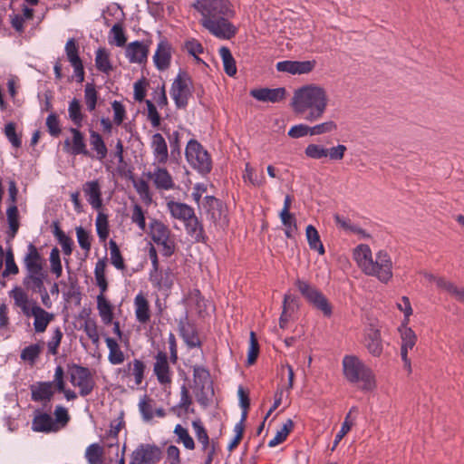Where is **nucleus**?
I'll list each match as a JSON object with an SVG mask.
<instances>
[{"instance_id":"1","label":"nucleus","mask_w":464,"mask_h":464,"mask_svg":"<svg viewBox=\"0 0 464 464\" xmlns=\"http://www.w3.org/2000/svg\"><path fill=\"white\" fill-rule=\"evenodd\" d=\"M192 7L201 14L200 24L217 38L230 40L237 34L229 21L236 12L228 0H197Z\"/></svg>"},{"instance_id":"2","label":"nucleus","mask_w":464,"mask_h":464,"mask_svg":"<svg viewBox=\"0 0 464 464\" xmlns=\"http://www.w3.org/2000/svg\"><path fill=\"white\" fill-rule=\"evenodd\" d=\"M295 112L304 113L310 110L305 119L314 121L320 119L327 107V94L323 87L315 84H307L297 89L292 100Z\"/></svg>"},{"instance_id":"3","label":"nucleus","mask_w":464,"mask_h":464,"mask_svg":"<svg viewBox=\"0 0 464 464\" xmlns=\"http://www.w3.org/2000/svg\"><path fill=\"white\" fill-rule=\"evenodd\" d=\"M345 379L351 383L362 382V392H372L376 387L374 374L362 361L354 355H345L343 359Z\"/></svg>"},{"instance_id":"4","label":"nucleus","mask_w":464,"mask_h":464,"mask_svg":"<svg viewBox=\"0 0 464 464\" xmlns=\"http://www.w3.org/2000/svg\"><path fill=\"white\" fill-rule=\"evenodd\" d=\"M188 164L200 175L206 176L212 170V160L207 150L195 139L188 140L185 150Z\"/></svg>"},{"instance_id":"5","label":"nucleus","mask_w":464,"mask_h":464,"mask_svg":"<svg viewBox=\"0 0 464 464\" xmlns=\"http://www.w3.org/2000/svg\"><path fill=\"white\" fill-rule=\"evenodd\" d=\"M295 285L309 304L321 311L325 317L329 318L332 316V304L316 286L301 279H297Z\"/></svg>"},{"instance_id":"6","label":"nucleus","mask_w":464,"mask_h":464,"mask_svg":"<svg viewBox=\"0 0 464 464\" xmlns=\"http://www.w3.org/2000/svg\"><path fill=\"white\" fill-rule=\"evenodd\" d=\"M193 92V82L186 71H179L170 88V95L178 109H186Z\"/></svg>"},{"instance_id":"7","label":"nucleus","mask_w":464,"mask_h":464,"mask_svg":"<svg viewBox=\"0 0 464 464\" xmlns=\"http://www.w3.org/2000/svg\"><path fill=\"white\" fill-rule=\"evenodd\" d=\"M70 382L73 386L79 387V394L86 397L92 393L95 387V381L88 367L72 362L67 365Z\"/></svg>"},{"instance_id":"8","label":"nucleus","mask_w":464,"mask_h":464,"mask_svg":"<svg viewBox=\"0 0 464 464\" xmlns=\"http://www.w3.org/2000/svg\"><path fill=\"white\" fill-rule=\"evenodd\" d=\"M392 262L389 254L381 250L376 254L375 260L372 258L362 270L368 276H375L382 283H388L392 277Z\"/></svg>"},{"instance_id":"9","label":"nucleus","mask_w":464,"mask_h":464,"mask_svg":"<svg viewBox=\"0 0 464 464\" xmlns=\"http://www.w3.org/2000/svg\"><path fill=\"white\" fill-rule=\"evenodd\" d=\"M152 241L158 246H162L161 254L166 257L171 256L175 253V243L170 239L169 228L160 220L152 219L150 223Z\"/></svg>"},{"instance_id":"10","label":"nucleus","mask_w":464,"mask_h":464,"mask_svg":"<svg viewBox=\"0 0 464 464\" xmlns=\"http://www.w3.org/2000/svg\"><path fill=\"white\" fill-rule=\"evenodd\" d=\"M163 456V451L158 445L140 443L130 454L129 464H158Z\"/></svg>"},{"instance_id":"11","label":"nucleus","mask_w":464,"mask_h":464,"mask_svg":"<svg viewBox=\"0 0 464 464\" xmlns=\"http://www.w3.org/2000/svg\"><path fill=\"white\" fill-rule=\"evenodd\" d=\"M31 391V400L34 402H43V408L51 411L52 405L49 403L54 395V388L51 382H37L29 386Z\"/></svg>"},{"instance_id":"12","label":"nucleus","mask_w":464,"mask_h":464,"mask_svg":"<svg viewBox=\"0 0 464 464\" xmlns=\"http://www.w3.org/2000/svg\"><path fill=\"white\" fill-rule=\"evenodd\" d=\"M202 205L208 219L214 224H218L222 219L227 218V208L221 199L214 196H206Z\"/></svg>"},{"instance_id":"13","label":"nucleus","mask_w":464,"mask_h":464,"mask_svg":"<svg viewBox=\"0 0 464 464\" xmlns=\"http://www.w3.org/2000/svg\"><path fill=\"white\" fill-rule=\"evenodd\" d=\"M179 335L188 348L201 347L202 343L198 337L195 324L188 320V313H185L178 323Z\"/></svg>"},{"instance_id":"14","label":"nucleus","mask_w":464,"mask_h":464,"mask_svg":"<svg viewBox=\"0 0 464 464\" xmlns=\"http://www.w3.org/2000/svg\"><path fill=\"white\" fill-rule=\"evenodd\" d=\"M316 65L315 60L310 61H291L285 60L278 62L276 65V70L290 74H306L311 72Z\"/></svg>"},{"instance_id":"15","label":"nucleus","mask_w":464,"mask_h":464,"mask_svg":"<svg viewBox=\"0 0 464 464\" xmlns=\"http://www.w3.org/2000/svg\"><path fill=\"white\" fill-rule=\"evenodd\" d=\"M251 97L263 102L276 103L284 101L286 96V90L285 87L278 88H256L249 92Z\"/></svg>"},{"instance_id":"16","label":"nucleus","mask_w":464,"mask_h":464,"mask_svg":"<svg viewBox=\"0 0 464 464\" xmlns=\"http://www.w3.org/2000/svg\"><path fill=\"white\" fill-rule=\"evenodd\" d=\"M48 276L46 269L25 271L22 284L25 290L34 293L45 287L44 282L48 281Z\"/></svg>"},{"instance_id":"17","label":"nucleus","mask_w":464,"mask_h":464,"mask_svg":"<svg viewBox=\"0 0 464 464\" xmlns=\"http://www.w3.org/2000/svg\"><path fill=\"white\" fill-rule=\"evenodd\" d=\"M25 271L45 269V259L33 243L27 245V252L23 259Z\"/></svg>"},{"instance_id":"18","label":"nucleus","mask_w":464,"mask_h":464,"mask_svg":"<svg viewBox=\"0 0 464 464\" xmlns=\"http://www.w3.org/2000/svg\"><path fill=\"white\" fill-rule=\"evenodd\" d=\"M32 304L31 314L34 317V331L38 334L44 333L48 324L54 319V314L39 306L35 301H32Z\"/></svg>"},{"instance_id":"19","label":"nucleus","mask_w":464,"mask_h":464,"mask_svg":"<svg viewBox=\"0 0 464 464\" xmlns=\"http://www.w3.org/2000/svg\"><path fill=\"white\" fill-rule=\"evenodd\" d=\"M153 62L159 71L167 70L171 62V45L164 39L161 40L157 46V50L153 55Z\"/></svg>"},{"instance_id":"20","label":"nucleus","mask_w":464,"mask_h":464,"mask_svg":"<svg viewBox=\"0 0 464 464\" xmlns=\"http://www.w3.org/2000/svg\"><path fill=\"white\" fill-rule=\"evenodd\" d=\"M32 430L37 432L49 433L56 431L58 426L55 424L54 419L49 413L36 410L32 421Z\"/></svg>"},{"instance_id":"21","label":"nucleus","mask_w":464,"mask_h":464,"mask_svg":"<svg viewBox=\"0 0 464 464\" xmlns=\"http://www.w3.org/2000/svg\"><path fill=\"white\" fill-rule=\"evenodd\" d=\"M184 226L187 234L190 236L195 242L204 244L208 242V237L206 234L204 225L196 214L184 223Z\"/></svg>"},{"instance_id":"22","label":"nucleus","mask_w":464,"mask_h":464,"mask_svg":"<svg viewBox=\"0 0 464 464\" xmlns=\"http://www.w3.org/2000/svg\"><path fill=\"white\" fill-rule=\"evenodd\" d=\"M82 190L92 208L99 210L102 208V189L97 179L85 182Z\"/></svg>"},{"instance_id":"23","label":"nucleus","mask_w":464,"mask_h":464,"mask_svg":"<svg viewBox=\"0 0 464 464\" xmlns=\"http://www.w3.org/2000/svg\"><path fill=\"white\" fill-rule=\"evenodd\" d=\"M156 362L154 363V373L160 384L171 382L170 368L168 362L167 353L160 351L156 355Z\"/></svg>"},{"instance_id":"24","label":"nucleus","mask_w":464,"mask_h":464,"mask_svg":"<svg viewBox=\"0 0 464 464\" xmlns=\"http://www.w3.org/2000/svg\"><path fill=\"white\" fill-rule=\"evenodd\" d=\"M69 131L72 133V146L70 150H67V152L74 156L82 155L87 158H93L92 153L87 150L84 135L79 128L71 127Z\"/></svg>"},{"instance_id":"25","label":"nucleus","mask_w":464,"mask_h":464,"mask_svg":"<svg viewBox=\"0 0 464 464\" xmlns=\"http://www.w3.org/2000/svg\"><path fill=\"white\" fill-rule=\"evenodd\" d=\"M364 344L372 356L380 357L383 350L380 330L369 328L365 333Z\"/></svg>"},{"instance_id":"26","label":"nucleus","mask_w":464,"mask_h":464,"mask_svg":"<svg viewBox=\"0 0 464 464\" xmlns=\"http://www.w3.org/2000/svg\"><path fill=\"white\" fill-rule=\"evenodd\" d=\"M149 48L140 41H134L128 44L126 56L130 63H144L147 62Z\"/></svg>"},{"instance_id":"27","label":"nucleus","mask_w":464,"mask_h":464,"mask_svg":"<svg viewBox=\"0 0 464 464\" xmlns=\"http://www.w3.org/2000/svg\"><path fill=\"white\" fill-rule=\"evenodd\" d=\"M193 379L198 390H210V396L214 395L213 381L209 370L203 365H194L193 367Z\"/></svg>"},{"instance_id":"28","label":"nucleus","mask_w":464,"mask_h":464,"mask_svg":"<svg viewBox=\"0 0 464 464\" xmlns=\"http://www.w3.org/2000/svg\"><path fill=\"white\" fill-rule=\"evenodd\" d=\"M66 264H68V260L65 259ZM67 272H68V283H69V289L67 292L63 294L64 299L66 301L69 300H74L75 304L79 305L82 301V292H81V286L79 285L77 276L72 271L69 265L66 266Z\"/></svg>"},{"instance_id":"29","label":"nucleus","mask_w":464,"mask_h":464,"mask_svg":"<svg viewBox=\"0 0 464 464\" xmlns=\"http://www.w3.org/2000/svg\"><path fill=\"white\" fill-rule=\"evenodd\" d=\"M167 207L170 215L183 223H186L195 214L194 208L186 203L170 200L167 203Z\"/></svg>"},{"instance_id":"30","label":"nucleus","mask_w":464,"mask_h":464,"mask_svg":"<svg viewBox=\"0 0 464 464\" xmlns=\"http://www.w3.org/2000/svg\"><path fill=\"white\" fill-rule=\"evenodd\" d=\"M136 320L140 324H147L150 320V304L142 294H138L134 298Z\"/></svg>"},{"instance_id":"31","label":"nucleus","mask_w":464,"mask_h":464,"mask_svg":"<svg viewBox=\"0 0 464 464\" xmlns=\"http://www.w3.org/2000/svg\"><path fill=\"white\" fill-rule=\"evenodd\" d=\"M151 148L159 163H166L169 159L168 146L164 137L160 133L152 135Z\"/></svg>"},{"instance_id":"32","label":"nucleus","mask_w":464,"mask_h":464,"mask_svg":"<svg viewBox=\"0 0 464 464\" xmlns=\"http://www.w3.org/2000/svg\"><path fill=\"white\" fill-rule=\"evenodd\" d=\"M149 178H154L153 181L157 188L169 190L174 188L171 175L164 168H157L154 174L148 173Z\"/></svg>"},{"instance_id":"33","label":"nucleus","mask_w":464,"mask_h":464,"mask_svg":"<svg viewBox=\"0 0 464 464\" xmlns=\"http://www.w3.org/2000/svg\"><path fill=\"white\" fill-rule=\"evenodd\" d=\"M52 227L53 234L59 244L62 246L63 254L66 256L72 255V247L74 245L73 240L61 229L58 220L53 221Z\"/></svg>"},{"instance_id":"34","label":"nucleus","mask_w":464,"mask_h":464,"mask_svg":"<svg viewBox=\"0 0 464 464\" xmlns=\"http://www.w3.org/2000/svg\"><path fill=\"white\" fill-rule=\"evenodd\" d=\"M89 133L90 144L92 146V149L96 152L97 160H104L108 154V149L103 140L102 136L99 132L93 130L92 129L89 130Z\"/></svg>"},{"instance_id":"35","label":"nucleus","mask_w":464,"mask_h":464,"mask_svg":"<svg viewBox=\"0 0 464 464\" xmlns=\"http://www.w3.org/2000/svg\"><path fill=\"white\" fill-rule=\"evenodd\" d=\"M68 116L71 121L76 126L81 128L86 115L82 112V107L80 100L72 98L68 106Z\"/></svg>"},{"instance_id":"36","label":"nucleus","mask_w":464,"mask_h":464,"mask_svg":"<svg viewBox=\"0 0 464 464\" xmlns=\"http://www.w3.org/2000/svg\"><path fill=\"white\" fill-rule=\"evenodd\" d=\"M163 132L167 135L169 146H170V160L176 163L181 160V149H180V134L178 130L169 132V130H166V128L162 129Z\"/></svg>"},{"instance_id":"37","label":"nucleus","mask_w":464,"mask_h":464,"mask_svg":"<svg viewBox=\"0 0 464 464\" xmlns=\"http://www.w3.org/2000/svg\"><path fill=\"white\" fill-rule=\"evenodd\" d=\"M97 309L104 324H111L113 320V306L105 295L97 296Z\"/></svg>"},{"instance_id":"38","label":"nucleus","mask_w":464,"mask_h":464,"mask_svg":"<svg viewBox=\"0 0 464 464\" xmlns=\"http://www.w3.org/2000/svg\"><path fill=\"white\" fill-rule=\"evenodd\" d=\"M6 218L8 222L7 236L10 239H13L19 229V210L16 205H10L6 209Z\"/></svg>"},{"instance_id":"39","label":"nucleus","mask_w":464,"mask_h":464,"mask_svg":"<svg viewBox=\"0 0 464 464\" xmlns=\"http://www.w3.org/2000/svg\"><path fill=\"white\" fill-rule=\"evenodd\" d=\"M305 236L309 247L312 250L317 251L319 255H324L325 253L324 246L320 238V235L314 226L308 225L306 227Z\"/></svg>"},{"instance_id":"40","label":"nucleus","mask_w":464,"mask_h":464,"mask_svg":"<svg viewBox=\"0 0 464 464\" xmlns=\"http://www.w3.org/2000/svg\"><path fill=\"white\" fill-rule=\"evenodd\" d=\"M105 342L109 349L108 360L111 364H120L124 362V353L121 350L117 341L111 337H106Z\"/></svg>"},{"instance_id":"41","label":"nucleus","mask_w":464,"mask_h":464,"mask_svg":"<svg viewBox=\"0 0 464 464\" xmlns=\"http://www.w3.org/2000/svg\"><path fill=\"white\" fill-rule=\"evenodd\" d=\"M218 53L223 62L225 72L230 77L235 76L237 73V65L230 49L227 46H221Z\"/></svg>"},{"instance_id":"42","label":"nucleus","mask_w":464,"mask_h":464,"mask_svg":"<svg viewBox=\"0 0 464 464\" xmlns=\"http://www.w3.org/2000/svg\"><path fill=\"white\" fill-rule=\"evenodd\" d=\"M192 427L194 429L197 440L202 445V450L206 451L209 447H211V442L208 431L204 427L201 420L199 418L194 420L192 421Z\"/></svg>"},{"instance_id":"43","label":"nucleus","mask_w":464,"mask_h":464,"mask_svg":"<svg viewBox=\"0 0 464 464\" xmlns=\"http://www.w3.org/2000/svg\"><path fill=\"white\" fill-rule=\"evenodd\" d=\"M174 434L177 436V442L182 443L183 446L190 450L196 447L193 438L189 435L188 430L180 424H177L174 429Z\"/></svg>"},{"instance_id":"44","label":"nucleus","mask_w":464,"mask_h":464,"mask_svg":"<svg viewBox=\"0 0 464 464\" xmlns=\"http://www.w3.org/2000/svg\"><path fill=\"white\" fill-rule=\"evenodd\" d=\"M5 267L2 272V277L5 278L10 275H17L19 273V267L15 263L12 246H9L5 251Z\"/></svg>"},{"instance_id":"45","label":"nucleus","mask_w":464,"mask_h":464,"mask_svg":"<svg viewBox=\"0 0 464 464\" xmlns=\"http://www.w3.org/2000/svg\"><path fill=\"white\" fill-rule=\"evenodd\" d=\"M98 98L94 83L87 82L84 88V102L89 111H93L96 109Z\"/></svg>"},{"instance_id":"46","label":"nucleus","mask_w":464,"mask_h":464,"mask_svg":"<svg viewBox=\"0 0 464 464\" xmlns=\"http://www.w3.org/2000/svg\"><path fill=\"white\" fill-rule=\"evenodd\" d=\"M96 68L104 73H109L112 70L111 63L110 62L109 53L104 48H99L96 52L95 57Z\"/></svg>"},{"instance_id":"47","label":"nucleus","mask_w":464,"mask_h":464,"mask_svg":"<svg viewBox=\"0 0 464 464\" xmlns=\"http://www.w3.org/2000/svg\"><path fill=\"white\" fill-rule=\"evenodd\" d=\"M96 231L101 242H104L109 237V222L108 216L102 212H99L96 218Z\"/></svg>"},{"instance_id":"48","label":"nucleus","mask_w":464,"mask_h":464,"mask_svg":"<svg viewBox=\"0 0 464 464\" xmlns=\"http://www.w3.org/2000/svg\"><path fill=\"white\" fill-rule=\"evenodd\" d=\"M109 246L111 254V263L118 270H124L126 268V266L119 246L113 239L110 240Z\"/></svg>"},{"instance_id":"49","label":"nucleus","mask_w":464,"mask_h":464,"mask_svg":"<svg viewBox=\"0 0 464 464\" xmlns=\"http://www.w3.org/2000/svg\"><path fill=\"white\" fill-rule=\"evenodd\" d=\"M294 428V421L291 419H288L283 425L281 430H278L276 434V436L269 440L268 447L273 448L276 445L284 442L288 434L292 431Z\"/></svg>"},{"instance_id":"50","label":"nucleus","mask_w":464,"mask_h":464,"mask_svg":"<svg viewBox=\"0 0 464 464\" xmlns=\"http://www.w3.org/2000/svg\"><path fill=\"white\" fill-rule=\"evenodd\" d=\"M354 256L358 266L363 270L367 262L371 261L372 258L371 248L368 245H359L354 250Z\"/></svg>"},{"instance_id":"51","label":"nucleus","mask_w":464,"mask_h":464,"mask_svg":"<svg viewBox=\"0 0 464 464\" xmlns=\"http://www.w3.org/2000/svg\"><path fill=\"white\" fill-rule=\"evenodd\" d=\"M103 449L98 443L91 444L85 452V457L90 464H102Z\"/></svg>"},{"instance_id":"52","label":"nucleus","mask_w":464,"mask_h":464,"mask_svg":"<svg viewBox=\"0 0 464 464\" xmlns=\"http://www.w3.org/2000/svg\"><path fill=\"white\" fill-rule=\"evenodd\" d=\"M67 60L72 65L82 62L79 54V46L74 38H70L65 44Z\"/></svg>"},{"instance_id":"53","label":"nucleus","mask_w":464,"mask_h":464,"mask_svg":"<svg viewBox=\"0 0 464 464\" xmlns=\"http://www.w3.org/2000/svg\"><path fill=\"white\" fill-rule=\"evenodd\" d=\"M399 331L401 333V347H406L407 349L411 350L416 343L417 336L413 330L407 325L402 326V324L399 327Z\"/></svg>"},{"instance_id":"54","label":"nucleus","mask_w":464,"mask_h":464,"mask_svg":"<svg viewBox=\"0 0 464 464\" xmlns=\"http://www.w3.org/2000/svg\"><path fill=\"white\" fill-rule=\"evenodd\" d=\"M41 352L42 346L39 343L30 344L22 350L20 358L23 361H27L31 363H34L39 357Z\"/></svg>"},{"instance_id":"55","label":"nucleus","mask_w":464,"mask_h":464,"mask_svg":"<svg viewBox=\"0 0 464 464\" xmlns=\"http://www.w3.org/2000/svg\"><path fill=\"white\" fill-rule=\"evenodd\" d=\"M5 135L14 148H20L22 146L21 135L16 133V124L10 121L5 126Z\"/></svg>"},{"instance_id":"56","label":"nucleus","mask_w":464,"mask_h":464,"mask_svg":"<svg viewBox=\"0 0 464 464\" xmlns=\"http://www.w3.org/2000/svg\"><path fill=\"white\" fill-rule=\"evenodd\" d=\"M259 354V343L255 332H250L249 348L247 352V364L252 365L256 362Z\"/></svg>"},{"instance_id":"57","label":"nucleus","mask_w":464,"mask_h":464,"mask_svg":"<svg viewBox=\"0 0 464 464\" xmlns=\"http://www.w3.org/2000/svg\"><path fill=\"white\" fill-rule=\"evenodd\" d=\"M282 224L285 227V235L287 238H294L297 231L296 218L294 214L280 216Z\"/></svg>"},{"instance_id":"58","label":"nucleus","mask_w":464,"mask_h":464,"mask_svg":"<svg viewBox=\"0 0 464 464\" xmlns=\"http://www.w3.org/2000/svg\"><path fill=\"white\" fill-rule=\"evenodd\" d=\"M77 241L81 248L89 252L92 246V236L89 231L85 230L82 227L75 228Z\"/></svg>"},{"instance_id":"59","label":"nucleus","mask_w":464,"mask_h":464,"mask_svg":"<svg viewBox=\"0 0 464 464\" xmlns=\"http://www.w3.org/2000/svg\"><path fill=\"white\" fill-rule=\"evenodd\" d=\"M111 34L113 35V41L110 40V44H114L119 47L125 45L127 38L124 34L123 26L121 23H116L113 24L111 29Z\"/></svg>"},{"instance_id":"60","label":"nucleus","mask_w":464,"mask_h":464,"mask_svg":"<svg viewBox=\"0 0 464 464\" xmlns=\"http://www.w3.org/2000/svg\"><path fill=\"white\" fill-rule=\"evenodd\" d=\"M304 154L307 158L313 160H321L324 157H327L326 148L314 143L306 146Z\"/></svg>"},{"instance_id":"61","label":"nucleus","mask_w":464,"mask_h":464,"mask_svg":"<svg viewBox=\"0 0 464 464\" xmlns=\"http://www.w3.org/2000/svg\"><path fill=\"white\" fill-rule=\"evenodd\" d=\"M9 295L14 299V304L18 307H22L24 304H30L28 295L20 286H15L14 289H12L9 292Z\"/></svg>"},{"instance_id":"62","label":"nucleus","mask_w":464,"mask_h":464,"mask_svg":"<svg viewBox=\"0 0 464 464\" xmlns=\"http://www.w3.org/2000/svg\"><path fill=\"white\" fill-rule=\"evenodd\" d=\"M45 124L51 136L56 138L61 134L62 129L60 127L59 117L56 113L51 112L46 118Z\"/></svg>"},{"instance_id":"63","label":"nucleus","mask_w":464,"mask_h":464,"mask_svg":"<svg viewBox=\"0 0 464 464\" xmlns=\"http://www.w3.org/2000/svg\"><path fill=\"white\" fill-rule=\"evenodd\" d=\"M148 84H149V82L145 77H142L141 79H140L139 81H137L134 83L133 98L136 102H145V101H146L145 97H146V93H147L146 88H147Z\"/></svg>"},{"instance_id":"64","label":"nucleus","mask_w":464,"mask_h":464,"mask_svg":"<svg viewBox=\"0 0 464 464\" xmlns=\"http://www.w3.org/2000/svg\"><path fill=\"white\" fill-rule=\"evenodd\" d=\"M145 363L139 359H134L132 361L131 372L130 374L134 375L135 378V385H140L144 379L145 372Z\"/></svg>"}]
</instances>
